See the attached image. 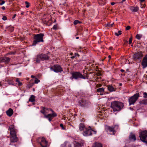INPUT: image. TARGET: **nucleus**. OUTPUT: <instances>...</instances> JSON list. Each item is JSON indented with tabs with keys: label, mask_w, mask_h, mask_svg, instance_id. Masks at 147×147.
I'll return each instance as SVG.
<instances>
[{
	"label": "nucleus",
	"mask_w": 147,
	"mask_h": 147,
	"mask_svg": "<svg viewBox=\"0 0 147 147\" xmlns=\"http://www.w3.org/2000/svg\"><path fill=\"white\" fill-rule=\"evenodd\" d=\"M111 104V107L114 112L120 111L124 107L123 103L118 101L112 102Z\"/></svg>",
	"instance_id": "1"
},
{
	"label": "nucleus",
	"mask_w": 147,
	"mask_h": 147,
	"mask_svg": "<svg viewBox=\"0 0 147 147\" xmlns=\"http://www.w3.org/2000/svg\"><path fill=\"white\" fill-rule=\"evenodd\" d=\"M44 36V34L42 33H40L35 35L34 37V40L32 43V45L35 46L38 42H43V38Z\"/></svg>",
	"instance_id": "2"
},
{
	"label": "nucleus",
	"mask_w": 147,
	"mask_h": 147,
	"mask_svg": "<svg viewBox=\"0 0 147 147\" xmlns=\"http://www.w3.org/2000/svg\"><path fill=\"white\" fill-rule=\"evenodd\" d=\"M72 76L70 77V79L71 80H73V79L77 80L78 79L80 78L85 79L86 78H88L86 76H85V75H83L79 72H74L71 73Z\"/></svg>",
	"instance_id": "3"
},
{
	"label": "nucleus",
	"mask_w": 147,
	"mask_h": 147,
	"mask_svg": "<svg viewBox=\"0 0 147 147\" xmlns=\"http://www.w3.org/2000/svg\"><path fill=\"white\" fill-rule=\"evenodd\" d=\"M139 137L141 141L147 145V131L146 130L142 131L139 133Z\"/></svg>",
	"instance_id": "4"
},
{
	"label": "nucleus",
	"mask_w": 147,
	"mask_h": 147,
	"mask_svg": "<svg viewBox=\"0 0 147 147\" xmlns=\"http://www.w3.org/2000/svg\"><path fill=\"white\" fill-rule=\"evenodd\" d=\"M49 58V57L47 55L41 54L37 55L36 61L37 63H40V60L43 61L45 60H48Z\"/></svg>",
	"instance_id": "5"
},
{
	"label": "nucleus",
	"mask_w": 147,
	"mask_h": 147,
	"mask_svg": "<svg viewBox=\"0 0 147 147\" xmlns=\"http://www.w3.org/2000/svg\"><path fill=\"white\" fill-rule=\"evenodd\" d=\"M140 96L139 93H136L133 96L130 97L128 99L129 105H134Z\"/></svg>",
	"instance_id": "6"
},
{
	"label": "nucleus",
	"mask_w": 147,
	"mask_h": 147,
	"mask_svg": "<svg viewBox=\"0 0 147 147\" xmlns=\"http://www.w3.org/2000/svg\"><path fill=\"white\" fill-rule=\"evenodd\" d=\"M38 140L42 147H47L48 142L44 137L38 138Z\"/></svg>",
	"instance_id": "7"
},
{
	"label": "nucleus",
	"mask_w": 147,
	"mask_h": 147,
	"mask_svg": "<svg viewBox=\"0 0 147 147\" xmlns=\"http://www.w3.org/2000/svg\"><path fill=\"white\" fill-rule=\"evenodd\" d=\"M143 57L142 52L140 51L135 53L133 56V59L134 60H141Z\"/></svg>",
	"instance_id": "8"
},
{
	"label": "nucleus",
	"mask_w": 147,
	"mask_h": 147,
	"mask_svg": "<svg viewBox=\"0 0 147 147\" xmlns=\"http://www.w3.org/2000/svg\"><path fill=\"white\" fill-rule=\"evenodd\" d=\"M51 70L56 72H61L62 71V69L59 65H55L50 68Z\"/></svg>",
	"instance_id": "9"
},
{
	"label": "nucleus",
	"mask_w": 147,
	"mask_h": 147,
	"mask_svg": "<svg viewBox=\"0 0 147 147\" xmlns=\"http://www.w3.org/2000/svg\"><path fill=\"white\" fill-rule=\"evenodd\" d=\"M85 131H84L83 133L84 136H89L91 135L92 133V132L93 131L94 132L95 134L96 133V131L94 130H92L90 128H85Z\"/></svg>",
	"instance_id": "10"
},
{
	"label": "nucleus",
	"mask_w": 147,
	"mask_h": 147,
	"mask_svg": "<svg viewBox=\"0 0 147 147\" xmlns=\"http://www.w3.org/2000/svg\"><path fill=\"white\" fill-rule=\"evenodd\" d=\"M78 104L80 106L83 107H85L88 105L87 102H86V100L83 99L79 100Z\"/></svg>",
	"instance_id": "11"
},
{
	"label": "nucleus",
	"mask_w": 147,
	"mask_h": 147,
	"mask_svg": "<svg viewBox=\"0 0 147 147\" xmlns=\"http://www.w3.org/2000/svg\"><path fill=\"white\" fill-rule=\"evenodd\" d=\"M141 64L142 68L144 69L147 67V54L143 58Z\"/></svg>",
	"instance_id": "12"
},
{
	"label": "nucleus",
	"mask_w": 147,
	"mask_h": 147,
	"mask_svg": "<svg viewBox=\"0 0 147 147\" xmlns=\"http://www.w3.org/2000/svg\"><path fill=\"white\" fill-rule=\"evenodd\" d=\"M11 142H16L18 141V138L16 137V134L11 135L10 136Z\"/></svg>",
	"instance_id": "13"
},
{
	"label": "nucleus",
	"mask_w": 147,
	"mask_h": 147,
	"mask_svg": "<svg viewBox=\"0 0 147 147\" xmlns=\"http://www.w3.org/2000/svg\"><path fill=\"white\" fill-rule=\"evenodd\" d=\"M49 109L53 113L52 114H49L47 115H45V117H51L53 118L57 116V114L54 113L53 111L51 109Z\"/></svg>",
	"instance_id": "14"
},
{
	"label": "nucleus",
	"mask_w": 147,
	"mask_h": 147,
	"mask_svg": "<svg viewBox=\"0 0 147 147\" xmlns=\"http://www.w3.org/2000/svg\"><path fill=\"white\" fill-rule=\"evenodd\" d=\"M74 147H82L83 146V143L82 142H79L75 141L73 143Z\"/></svg>",
	"instance_id": "15"
},
{
	"label": "nucleus",
	"mask_w": 147,
	"mask_h": 147,
	"mask_svg": "<svg viewBox=\"0 0 147 147\" xmlns=\"http://www.w3.org/2000/svg\"><path fill=\"white\" fill-rule=\"evenodd\" d=\"M129 139L131 141H135L136 140V138L135 134L131 132L129 136Z\"/></svg>",
	"instance_id": "16"
},
{
	"label": "nucleus",
	"mask_w": 147,
	"mask_h": 147,
	"mask_svg": "<svg viewBox=\"0 0 147 147\" xmlns=\"http://www.w3.org/2000/svg\"><path fill=\"white\" fill-rule=\"evenodd\" d=\"M130 10L133 12H135L138 11L139 9L138 7H134L133 6H131L129 7Z\"/></svg>",
	"instance_id": "17"
},
{
	"label": "nucleus",
	"mask_w": 147,
	"mask_h": 147,
	"mask_svg": "<svg viewBox=\"0 0 147 147\" xmlns=\"http://www.w3.org/2000/svg\"><path fill=\"white\" fill-rule=\"evenodd\" d=\"M62 147H72L71 144L68 142H65L62 144L61 145Z\"/></svg>",
	"instance_id": "18"
},
{
	"label": "nucleus",
	"mask_w": 147,
	"mask_h": 147,
	"mask_svg": "<svg viewBox=\"0 0 147 147\" xmlns=\"http://www.w3.org/2000/svg\"><path fill=\"white\" fill-rule=\"evenodd\" d=\"M45 19H42L41 21L44 24H45L47 25H49L51 24L52 21L51 19L47 21L45 20Z\"/></svg>",
	"instance_id": "19"
},
{
	"label": "nucleus",
	"mask_w": 147,
	"mask_h": 147,
	"mask_svg": "<svg viewBox=\"0 0 147 147\" xmlns=\"http://www.w3.org/2000/svg\"><path fill=\"white\" fill-rule=\"evenodd\" d=\"M10 58L9 57H5L1 58V60L2 61L5 62L6 63L9 62Z\"/></svg>",
	"instance_id": "20"
},
{
	"label": "nucleus",
	"mask_w": 147,
	"mask_h": 147,
	"mask_svg": "<svg viewBox=\"0 0 147 147\" xmlns=\"http://www.w3.org/2000/svg\"><path fill=\"white\" fill-rule=\"evenodd\" d=\"M13 113V111L12 109L9 108L6 111V113L7 115L9 117L11 116Z\"/></svg>",
	"instance_id": "21"
},
{
	"label": "nucleus",
	"mask_w": 147,
	"mask_h": 147,
	"mask_svg": "<svg viewBox=\"0 0 147 147\" xmlns=\"http://www.w3.org/2000/svg\"><path fill=\"white\" fill-rule=\"evenodd\" d=\"M117 126V127H118V125H115L114 127H107V129L108 131L111 132H112V133L113 134H114V132H115V130L114 129V128H115Z\"/></svg>",
	"instance_id": "22"
},
{
	"label": "nucleus",
	"mask_w": 147,
	"mask_h": 147,
	"mask_svg": "<svg viewBox=\"0 0 147 147\" xmlns=\"http://www.w3.org/2000/svg\"><path fill=\"white\" fill-rule=\"evenodd\" d=\"M6 81L9 85H14V83L12 80L10 79H7Z\"/></svg>",
	"instance_id": "23"
},
{
	"label": "nucleus",
	"mask_w": 147,
	"mask_h": 147,
	"mask_svg": "<svg viewBox=\"0 0 147 147\" xmlns=\"http://www.w3.org/2000/svg\"><path fill=\"white\" fill-rule=\"evenodd\" d=\"M92 147H102V145L100 143L96 142L93 144Z\"/></svg>",
	"instance_id": "24"
},
{
	"label": "nucleus",
	"mask_w": 147,
	"mask_h": 147,
	"mask_svg": "<svg viewBox=\"0 0 147 147\" xmlns=\"http://www.w3.org/2000/svg\"><path fill=\"white\" fill-rule=\"evenodd\" d=\"M108 88L110 92L115 91V89L111 85H109L108 86Z\"/></svg>",
	"instance_id": "25"
},
{
	"label": "nucleus",
	"mask_w": 147,
	"mask_h": 147,
	"mask_svg": "<svg viewBox=\"0 0 147 147\" xmlns=\"http://www.w3.org/2000/svg\"><path fill=\"white\" fill-rule=\"evenodd\" d=\"M97 91L98 92H100V93H103L104 92V88H99L97 89ZM100 95H102L103 94L100 93Z\"/></svg>",
	"instance_id": "26"
},
{
	"label": "nucleus",
	"mask_w": 147,
	"mask_h": 147,
	"mask_svg": "<svg viewBox=\"0 0 147 147\" xmlns=\"http://www.w3.org/2000/svg\"><path fill=\"white\" fill-rule=\"evenodd\" d=\"M35 97L34 95H32L29 99V101L31 102H34L35 101Z\"/></svg>",
	"instance_id": "27"
},
{
	"label": "nucleus",
	"mask_w": 147,
	"mask_h": 147,
	"mask_svg": "<svg viewBox=\"0 0 147 147\" xmlns=\"http://www.w3.org/2000/svg\"><path fill=\"white\" fill-rule=\"evenodd\" d=\"M141 105L143 104L144 105H147V99L143 100L139 102Z\"/></svg>",
	"instance_id": "28"
},
{
	"label": "nucleus",
	"mask_w": 147,
	"mask_h": 147,
	"mask_svg": "<svg viewBox=\"0 0 147 147\" xmlns=\"http://www.w3.org/2000/svg\"><path fill=\"white\" fill-rule=\"evenodd\" d=\"M85 128V126L83 123H81L79 126V129L80 130L82 131Z\"/></svg>",
	"instance_id": "29"
},
{
	"label": "nucleus",
	"mask_w": 147,
	"mask_h": 147,
	"mask_svg": "<svg viewBox=\"0 0 147 147\" xmlns=\"http://www.w3.org/2000/svg\"><path fill=\"white\" fill-rule=\"evenodd\" d=\"M140 4H141V8H143L146 6L145 4H143V3L145 1V0H140Z\"/></svg>",
	"instance_id": "30"
},
{
	"label": "nucleus",
	"mask_w": 147,
	"mask_h": 147,
	"mask_svg": "<svg viewBox=\"0 0 147 147\" xmlns=\"http://www.w3.org/2000/svg\"><path fill=\"white\" fill-rule=\"evenodd\" d=\"M42 110L40 111V112L43 114L44 115V116H45V113H46V108L45 107H42Z\"/></svg>",
	"instance_id": "31"
},
{
	"label": "nucleus",
	"mask_w": 147,
	"mask_h": 147,
	"mask_svg": "<svg viewBox=\"0 0 147 147\" xmlns=\"http://www.w3.org/2000/svg\"><path fill=\"white\" fill-rule=\"evenodd\" d=\"M98 2L100 4L104 5L106 3V0H98Z\"/></svg>",
	"instance_id": "32"
},
{
	"label": "nucleus",
	"mask_w": 147,
	"mask_h": 147,
	"mask_svg": "<svg viewBox=\"0 0 147 147\" xmlns=\"http://www.w3.org/2000/svg\"><path fill=\"white\" fill-rule=\"evenodd\" d=\"M114 24V22H112L111 24V22H109L107 24H106L105 25V26H109V27H112L113 26V25Z\"/></svg>",
	"instance_id": "33"
},
{
	"label": "nucleus",
	"mask_w": 147,
	"mask_h": 147,
	"mask_svg": "<svg viewBox=\"0 0 147 147\" xmlns=\"http://www.w3.org/2000/svg\"><path fill=\"white\" fill-rule=\"evenodd\" d=\"M10 131V135L16 134L14 129H9Z\"/></svg>",
	"instance_id": "34"
},
{
	"label": "nucleus",
	"mask_w": 147,
	"mask_h": 147,
	"mask_svg": "<svg viewBox=\"0 0 147 147\" xmlns=\"http://www.w3.org/2000/svg\"><path fill=\"white\" fill-rule=\"evenodd\" d=\"M7 28L11 32H12L14 30V27L13 26H9L7 27Z\"/></svg>",
	"instance_id": "35"
},
{
	"label": "nucleus",
	"mask_w": 147,
	"mask_h": 147,
	"mask_svg": "<svg viewBox=\"0 0 147 147\" xmlns=\"http://www.w3.org/2000/svg\"><path fill=\"white\" fill-rule=\"evenodd\" d=\"M121 34V30L118 31V32H115V34L117 36H118L119 35Z\"/></svg>",
	"instance_id": "36"
},
{
	"label": "nucleus",
	"mask_w": 147,
	"mask_h": 147,
	"mask_svg": "<svg viewBox=\"0 0 147 147\" xmlns=\"http://www.w3.org/2000/svg\"><path fill=\"white\" fill-rule=\"evenodd\" d=\"M142 35L140 34H137L136 36V38L138 40H140L142 37Z\"/></svg>",
	"instance_id": "37"
},
{
	"label": "nucleus",
	"mask_w": 147,
	"mask_h": 147,
	"mask_svg": "<svg viewBox=\"0 0 147 147\" xmlns=\"http://www.w3.org/2000/svg\"><path fill=\"white\" fill-rule=\"evenodd\" d=\"M82 23V22L81 21H79L78 20H76L74 21V25H76L78 23Z\"/></svg>",
	"instance_id": "38"
},
{
	"label": "nucleus",
	"mask_w": 147,
	"mask_h": 147,
	"mask_svg": "<svg viewBox=\"0 0 147 147\" xmlns=\"http://www.w3.org/2000/svg\"><path fill=\"white\" fill-rule=\"evenodd\" d=\"M25 4L26 5V8H28L30 7V3L26 1L25 2Z\"/></svg>",
	"instance_id": "39"
},
{
	"label": "nucleus",
	"mask_w": 147,
	"mask_h": 147,
	"mask_svg": "<svg viewBox=\"0 0 147 147\" xmlns=\"http://www.w3.org/2000/svg\"><path fill=\"white\" fill-rule=\"evenodd\" d=\"M143 97L144 98H147V93L146 92H143Z\"/></svg>",
	"instance_id": "40"
},
{
	"label": "nucleus",
	"mask_w": 147,
	"mask_h": 147,
	"mask_svg": "<svg viewBox=\"0 0 147 147\" xmlns=\"http://www.w3.org/2000/svg\"><path fill=\"white\" fill-rule=\"evenodd\" d=\"M14 129V126L13 125H12L10 126L9 127V129Z\"/></svg>",
	"instance_id": "41"
},
{
	"label": "nucleus",
	"mask_w": 147,
	"mask_h": 147,
	"mask_svg": "<svg viewBox=\"0 0 147 147\" xmlns=\"http://www.w3.org/2000/svg\"><path fill=\"white\" fill-rule=\"evenodd\" d=\"M132 37H131L129 39V44H131L132 42Z\"/></svg>",
	"instance_id": "42"
},
{
	"label": "nucleus",
	"mask_w": 147,
	"mask_h": 147,
	"mask_svg": "<svg viewBox=\"0 0 147 147\" xmlns=\"http://www.w3.org/2000/svg\"><path fill=\"white\" fill-rule=\"evenodd\" d=\"M40 80H38L37 78H36L34 81V83L35 84H37L40 82Z\"/></svg>",
	"instance_id": "43"
},
{
	"label": "nucleus",
	"mask_w": 147,
	"mask_h": 147,
	"mask_svg": "<svg viewBox=\"0 0 147 147\" xmlns=\"http://www.w3.org/2000/svg\"><path fill=\"white\" fill-rule=\"evenodd\" d=\"M5 3V1H4L0 0V5H2L3 4H4Z\"/></svg>",
	"instance_id": "44"
},
{
	"label": "nucleus",
	"mask_w": 147,
	"mask_h": 147,
	"mask_svg": "<svg viewBox=\"0 0 147 147\" xmlns=\"http://www.w3.org/2000/svg\"><path fill=\"white\" fill-rule=\"evenodd\" d=\"M57 24L53 26V29L54 30H56L57 28Z\"/></svg>",
	"instance_id": "45"
},
{
	"label": "nucleus",
	"mask_w": 147,
	"mask_h": 147,
	"mask_svg": "<svg viewBox=\"0 0 147 147\" xmlns=\"http://www.w3.org/2000/svg\"><path fill=\"white\" fill-rule=\"evenodd\" d=\"M60 126L64 130L65 129V128L64 127L63 125L61 123L60 124Z\"/></svg>",
	"instance_id": "46"
},
{
	"label": "nucleus",
	"mask_w": 147,
	"mask_h": 147,
	"mask_svg": "<svg viewBox=\"0 0 147 147\" xmlns=\"http://www.w3.org/2000/svg\"><path fill=\"white\" fill-rule=\"evenodd\" d=\"M16 54L15 52H11L7 54V55H15Z\"/></svg>",
	"instance_id": "47"
},
{
	"label": "nucleus",
	"mask_w": 147,
	"mask_h": 147,
	"mask_svg": "<svg viewBox=\"0 0 147 147\" xmlns=\"http://www.w3.org/2000/svg\"><path fill=\"white\" fill-rule=\"evenodd\" d=\"M130 28V27L129 26H127L126 28V29L127 30H128Z\"/></svg>",
	"instance_id": "48"
},
{
	"label": "nucleus",
	"mask_w": 147,
	"mask_h": 147,
	"mask_svg": "<svg viewBox=\"0 0 147 147\" xmlns=\"http://www.w3.org/2000/svg\"><path fill=\"white\" fill-rule=\"evenodd\" d=\"M74 56L75 57H77V56H78V57H79V55L78 53H75L74 54Z\"/></svg>",
	"instance_id": "49"
},
{
	"label": "nucleus",
	"mask_w": 147,
	"mask_h": 147,
	"mask_svg": "<svg viewBox=\"0 0 147 147\" xmlns=\"http://www.w3.org/2000/svg\"><path fill=\"white\" fill-rule=\"evenodd\" d=\"M48 118V120L49 121H51V120L52 119V117H49L47 118Z\"/></svg>",
	"instance_id": "50"
},
{
	"label": "nucleus",
	"mask_w": 147,
	"mask_h": 147,
	"mask_svg": "<svg viewBox=\"0 0 147 147\" xmlns=\"http://www.w3.org/2000/svg\"><path fill=\"white\" fill-rule=\"evenodd\" d=\"M1 16L3 17L2 18H7V17L6 16H4L3 15H1Z\"/></svg>",
	"instance_id": "51"
},
{
	"label": "nucleus",
	"mask_w": 147,
	"mask_h": 147,
	"mask_svg": "<svg viewBox=\"0 0 147 147\" xmlns=\"http://www.w3.org/2000/svg\"><path fill=\"white\" fill-rule=\"evenodd\" d=\"M22 83L20 82L18 83V85L20 86H21L22 85Z\"/></svg>",
	"instance_id": "52"
},
{
	"label": "nucleus",
	"mask_w": 147,
	"mask_h": 147,
	"mask_svg": "<svg viewBox=\"0 0 147 147\" xmlns=\"http://www.w3.org/2000/svg\"><path fill=\"white\" fill-rule=\"evenodd\" d=\"M16 82H17L18 83L20 81L19 80V79L18 78H17L16 80Z\"/></svg>",
	"instance_id": "53"
},
{
	"label": "nucleus",
	"mask_w": 147,
	"mask_h": 147,
	"mask_svg": "<svg viewBox=\"0 0 147 147\" xmlns=\"http://www.w3.org/2000/svg\"><path fill=\"white\" fill-rule=\"evenodd\" d=\"M115 3L114 2H111V5H113L115 4Z\"/></svg>",
	"instance_id": "54"
},
{
	"label": "nucleus",
	"mask_w": 147,
	"mask_h": 147,
	"mask_svg": "<svg viewBox=\"0 0 147 147\" xmlns=\"http://www.w3.org/2000/svg\"><path fill=\"white\" fill-rule=\"evenodd\" d=\"M16 14H14L13 15V17H12V18H15V17H16Z\"/></svg>",
	"instance_id": "55"
},
{
	"label": "nucleus",
	"mask_w": 147,
	"mask_h": 147,
	"mask_svg": "<svg viewBox=\"0 0 147 147\" xmlns=\"http://www.w3.org/2000/svg\"><path fill=\"white\" fill-rule=\"evenodd\" d=\"M1 9L3 10H4L5 9V7L4 6H3L1 7Z\"/></svg>",
	"instance_id": "56"
},
{
	"label": "nucleus",
	"mask_w": 147,
	"mask_h": 147,
	"mask_svg": "<svg viewBox=\"0 0 147 147\" xmlns=\"http://www.w3.org/2000/svg\"><path fill=\"white\" fill-rule=\"evenodd\" d=\"M75 57L74 56H73L72 57H71V58L72 59H74Z\"/></svg>",
	"instance_id": "57"
},
{
	"label": "nucleus",
	"mask_w": 147,
	"mask_h": 147,
	"mask_svg": "<svg viewBox=\"0 0 147 147\" xmlns=\"http://www.w3.org/2000/svg\"><path fill=\"white\" fill-rule=\"evenodd\" d=\"M126 0H122V1H121V3H123L124 1H125Z\"/></svg>",
	"instance_id": "58"
},
{
	"label": "nucleus",
	"mask_w": 147,
	"mask_h": 147,
	"mask_svg": "<svg viewBox=\"0 0 147 147\" xmlns=\"http://www.w3.org/2000/svg\"><path fill=\"white\" fill-rule=\"evenodd\" d=\"M31 77L32 78H35V76L33 75H32L31 76Z\"/></svg>",
	"instance_id": "59"
},
{
	"label": "nucleus",
	"mask_w": 147,
	"mask_h": 147,
	"mask_svg": "<svg viewBox=\"0 0 147 147\" xmlns=\"http://www.w3.org/2000/svg\"><path fill=\"white\" fill-rule=\"evenodd\" d=\"M73 55V53H70V55Z\"/></svg>",
	"instance_id": "60"
},
{
	"label": "nucleus",
	"mask_w": 147,
	"mask_h": 147,
	"mask_svg": "<svg viewBox=\"0 0 147 147\" xmlns=\"http://www.w3.org/2000/svg\"><path fill=\"white\" fill-rule=\"evenodd\" d=\"M112 49V47H110L109 48V49Z\"/></svg>",
	"instance_id": "61"
},
{
	"label": "nucleus",
	"mask_w": 147,
	"mask_h": 147,
	"mask_svg": "<svg viewBox=\"0 0 147 147\" xmlns=\"http://www.w3.org/2000/svg\"><path fill=\"white\" fill-rule=\"evenodd\" d=\"M121 72H123L124 71V70H123V69H121Z\"/></svg>",
	"instance_id": "62"
},
{
	"label": "nucleus",
	"mask_w": 147,
	"mask_h": 147,
	"mask_svg": "<svg viewBox=\"0 0 147 147\" xmlns=\"http://www.w3.org/2000/svg\"><path fill=\"white\" fill-rule=\"evenodd\" d=\"M108 57L109 58H111V57L110 55H109Z\"/></svg>",
	"instance_id": "63"
},
{
	"label": "nucleus",
	"mask_w": 147,
	"mask_h": 147,
	"mask_svg": "<svg viewBox=\"0 0 147 147\" xmlns=\"http://www.w3.org/2000/svg\"><path fill=\"white\" fill-rule=\"evenodd\" d=\"M76 38V39H78L79 38V37H77Z\"/></svg>",
	"instance_id": "64"
}]
</instances>
